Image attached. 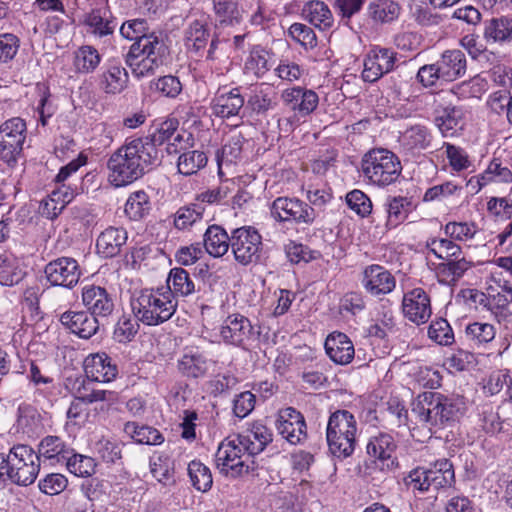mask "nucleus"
<instances>
[{
	"instance_id": "1",
	"label": "nucleus",
	"mask_w": 512,
	"mask_h": 512,
	"mask_svg": "<svg viewBox=\"0 0 512 512\" xmlns=\"http://www.w3.org/2000/svg\"><path fill=\"white\" fill-rule=\"evenodd\" d=\"M159 162L158 150L149 140L133 139L109 158V181L116 187L129 185Z\"/></svg>"
},
{
	"instance_id": "2",
	"label": "nucleus",
	"mask_w": 512,
	"mask_h": 512,
	"mask_svg": "<svg viewBox=\"0 0 512 512\" xmlns=\"http://www.w3.org/2000/svg\"><path fill=\"white\" fill-rule=\"evenodd\" d=\"M130 306L136 320L158 326L175 314L178 301L169 287L144 288L133 292Z\"/></svg>"
},
{
	"instance_id": "3",
	"label": "nucleus",
	"mask_w": 512,
	"mask_h": 512,
	"mask_svg": "<svg viewBox=\"0 0 512 512\" xmlns=\"http://www.w3.org/2000/svg\"><path fill=\"white\" fill-rule=\"evenodd\" d=\"M166 53L164 41L155 33L134 42L126 56V64L136 78L153 75L163 63Z\"/></svg>"
},
{
	"instance_id": "4",
	"label": "nucleus",
	"mask_w": 512,
	"mask_h": 512,
	"mask_svg": "<svg viewBox=\"0 0 512 512\" xmlns=\"http://www.w3.org/2000/svg\"><path fill=\"white\" fill-rule=\"evenodd\" d=\"M357 421L348 410L333 412L327 423L326 439L329 451L338 458L352 455L356 445Z\"/></svg>"
},
{
	"instance_id": "5",
	"label": "nucleus",
	"mask_w": 512,
	"mask_h": 512,
	"mask_svg": "<svg viewBox=\"0 0 512 512\" xmlns=\"http://www.w3.org/2000/svg\"><path fill=\"white\" fill-rule=\"evenodd\" d=\"M361 170L370 183L384 187L398 179L402 166L393 152L384 148H374L362 157Z\"/></svg>"
},
{
	"instance_id": "6",
	"label": "nucleus",
	"mask_w": 512,
	"mask_h": 512,
	"mask_svg": "<svg viewBox=\"0 0 512 512\" xmlns=\"http://www.w3.org/2000/svg\"><path fill=\"white\" fill-rule=\"evenodd\" d=\"M239 436H229L218 446L215 454V463L220 473L238 477L248 473L252 454L246 450V445H242Z\"/></svg>"
},
{
	"instance_id": "7",
	"label": "nucleus",
	"mask_w": 512,
	"mask_h": 512,
	"mask_svg": "<svg viewBox=\"0 0 512 512\" xmlns=\"http://www.w3.org/2000/svg\"><path fill=\"white\" fill-rule=\"evenodd\" d=\"M10 481L19 486L35 482L40 471L39 455L28 445L13 446L8 453Z\"/></svg>"
},
{
	"instance_id": "8",
	"label": "nucleus",
	"mask_w": 512,
	"mask_h": 512,
	"mask_svg": "<svg viewBox=\"0 0 512 512\" xmlns=\"http://www.w3.org/2000/svg\"><path fill=\"white\" fill-rule=\"evenodd\" d=\"M263 250L262 236L252 226L232 230L231 251L235 261L243 266L260 261Z\"/></svg>"
},
{
	"instance_id": "9",
	"label": "nucleus",
	"mask_w": 512,
	"mask_h": 512,
	"mask_svg": "<svg viewBox=\"0 0 512 512\" xmlns=\"http://www.w3.org/2000/svg\"><path fill=\"white\" fill-rule=\"evenodd\" d=\"M118 401V394L110 390H89L85 384L75 391V397L67 410V418L73 425L83 424L88 417L87 404L105 402L112 405Z\"/></svg>"
},
{
	"instance_id": "10",
	"label": "nucleus",
	"mask_w": 512,
	"mask_h": 512,
	"mask_svg": "<svg viewBox=\"0 0 512 512\" xmlns=\"http://www.w3.org/2000/svg\"><path fill=\"white\" fill-rule=\"evenodd\" d=\"M218 335L224 344L246 349L250 342L258 338L259 332H255L247 317L234 313L227 316L220 324Z\"/></svg>"
},
{
	"instance_id": "11",
	"label": "nucleus",
	"mask_w": 512,
	"mask_h": 512,
	"mask_svg": "<svg viewBox=\"0 0 512 512\" xmlns=\"http://www.w3.org/2000/svg\"><path fill=\"white\" fill-rule=\"evenodd\" d=\"M26 138V123L19 117L11 118L0 125V157L7 163L16 162L23 150Z\"/></svg>"
},
{
	"instance_id": "12",
	"label": "nucleus",
	"mask_w": 512,
	"mask_h": 512,
	"mask_svg": "<svg viewBox=\"0 0 512 512\" xmlns=\"http://www.w3.org/2000/svg\"><path fill=\"white\" fill-rule=\"evenodd\" d=\"M272 217L280 222H294L297 224H312L317 214L307 203L288 197L276 198L271 206Z\"/></svg>"
},
{
	"instance_id": "13",
	"label": "nucleus",
	"mask_w": 512,
	"mask_h": 512,
	"mask_svg": "<svg viewBox=\"0 0 512 512\" xmlns=\"http://www.w3.org/2000/svg\"><path fill=\"white\" fill-rule=\"evenodd\" d=\"M44 273L52 286L73 288L82 275L78 262L72 257H59L46 264Z\"/></svg>"
},
{
	"instance_id": "14",
	"label": "nucleus",
	"mask_w": 512,
	"mask_h": 512,
	"mask_svg": "<svg viewBox=\"0 0 512 512\" xmlns=\"http://www.w3.org/2000/svg\"><path fill=\"white\" fill-rule=\"evenodd\" d=\"M396 53L390 49L374 46L364 59L362 78L365 82L373 83L395 67Z\"/></svg>"
},
{
	"instance_id": "15",
	"label": "nucleus",
	"mask_w": 512,
	"mask_h": 512,
	"mask_svg": "<svg viewBox=\"0 0 512 512\" xmlns=\"http://www.w3.org/2000/svg\"><path fill=\"white\" fill-rule=\"evenodd\" d=\"M401 307L404 317L416 325L426 323L432 314L430 297L422 288L404 293Z\"/></svg>"
},
{
	"instance_id": "16",
	"label": "nucleus",
	"mask_w": 512,
	"mask_h": 512,
	"mask_svg": "<svg viewBox=\"0 0 512 512\" xmlns=\"http://www.w3.org/2000/svg\"><path fill=\"white\" fill-rule=\"evenodd\" d=\"M81 300L87 312L97 319L108 318L115 308L114 298L106 288L93 284L82 288Z\"/></svg>"
},
{
	"instance_id": "17",
	"label": "nucleus",
	"mask_w": 512,
	"mask_h": 512,
	"mask_svg": "<svg viewBox=\"0 0 512 512\" xmlns=\"http://www.w3.org/2000/svg\"><path fill=\"white\" fill-rule=\"evenodd\" d=\"M361 284L368 294L380 297L390 294L395 289L396 278L385 267L372 264L363 270Z\"/></svg>"
},
{
	"instance_id": "18",
	"label": "nucleus",
	"mask_w": 512,
	"mask_h": 512,
	"mask_svg": "<svg viewBox=\"0 0 512 512\" xmlns=\"http://www.w3.org/2000/svg\"><path fill=\"white\" fill-rule=\"evenodd\" d=\"M276 428L278 433L293 445L300 444L307 436L304 417L292 407L280 410Z\"/></svg>"
},
{
	"instance_id": "19",
	"label": "nucleus",
	"mask_w": 512,
	"mask_h": 512,
	"mask_svg": "<svg viewBox=\"0 0 512 512\" xmlns=\"http://www.w3.org/2000/svg\"><path fill=\"white\" fill-rule=\"evenodd\" d=\"M281 99L287 107L301 117L310 115L319 103V97L315 91L300 86L283 90Z\"/></svg>"
},
{
	"instance_id": "20",
	"label": "nucleus",
	"mask_w": 512,
	"mask_h": 512,
	"mask_svg": "<svg viewBox=\"0 0 512 512\" xmlns=\"http://www.w3.org/2000/svg\"><path fill=\"white\" fill-rule=\"evenodd\" d=\"M396 447V442L391 435L381 433L369 439L366 450L374 463L384 470L395 466L393 454Z\"/></svg>"
},
{
	"instance_id": "21",
	"label": "nucleus",
	"mask_w": 512,
	"mask_h": 512,
	"mask_svg": "<svg viewBox=\"0 0 512 512\" xmlns=\"http://www.w3.org/2000/svg\"><path fill=\"white\" fill-rule=\"evenodd\" d=\"M84 371L88 379L95 382H110L118 374L117 366L106 353L88 355L84 360Z\"/></svg>"
},
{
	"instance_id": "22",
	"label": "nucleus",
	"mask_w": 512,
	"mask_h": 512,
	"mask_svg": "<svg viewBox=\"0 0 512 512\" xmlns=\"http://www.w3.org/2000/svg\"><path fill=\"white\" fill-rule=\"evenodd\" d=\"M59 320L63 326L83 339H89L99 329V320L87 311H66Z\"/></svg>"
},
{
	"instance_id": "23",
	"label": "nucleus",
	"mask_w": 512,
	"mask_h": 512,
	"mask_svg": "<svg viewBox=\"0 0 512 512\" xmlns=\"http://www.w3.org/2000/svg\"><path fill=\"white\" fill-rule=\"evenodd\" d=\"M324 347L328 357L338 365L349 364L355 355L353 342L342 332L330 333L325 340Z\"/></svg>"
},
{
	"instance_id": "24",
	"label": "nucleus",
	"mask_w": 512,
	"mask_h": 512,
	"mask_svg": "<svg viewBox=\"0 0 512 512\" xmlns=\"http://www.w3.org/2000/svg\"><path fill=\"white\" fill-rule=\"evenodd\" d=\"M422 397V400L412 410L416 414L418 422L427 426L430 430L433 427H441V393H424Z\"/></svg>"
},
{
	"instance_id": "25",
	"label": "nucleus",
	"mask_w": 512,
	"mask_h": 512,
	"mask_svg": "<svg viewBox=\"0 0 512 512\" xmlns=\"http://www.w3.org/2000/svg\"><path fill=\"white\" fill-rule=\"evenodd\" d=\"M128 239L127 231L122 227L110 226L100 233L97 238V252L103 257L110 258L118 255Z\"/></svg>"
},
{
	"instance_id": "26",
	"label": "nucleus",
	"mask_w": 512,
	"mask_h": 512,
	"mask_svg": "<svg viewBox=\"0 0 512 512\" xmlns=\"http://www.w3.org/2000/svg\"><path fill=\"white\" fill-rule=\"evenodd\" d=\"M244 105V97L238 88L219 91L212 100L213 113L221 118H230L239 114Z\"/></svg>"
},
{
	"instance_id": "27",
	"label": "nucleus",
	"mask_w": 512,
	"mask_h": 512,
	"mask_svg": "<svg viewBox=\"0 0 512 512\" xmlns=\"http://www.w3.org/2000/svg\"><path fill=\"white\" fill-rule=\"evenodd\" d=\"M486 291V309L499 323L511 321L512 313L509 311V304L512 302V289L498 291L492 287H486Z\"/></svg>"
},
{
	"instance_id": "28",
	"label": "nucleus",
	"mask_w": 512,
	"mask_h": 512,
	"mask_svg": "<svg viewBox=\"0 0 512 512\" xmlns=\"http://www.w3.org/2000/svg\"><path fill=\"white\" fill-rule=\"evenodd\" d=\"M436 63L445 81L456 80L466 72V58L461 50L445 51Z\"/></svg>"
},
{
	"instance_id": "29",
	"label": "nucleus",
	"mask_w": 512,
	"mask_h": 512,
	"mask_svg": "<svg viewBox=\"0 0 512 512\" xmlns=\"http://www.w3.org/2000/svg\"><path fill=\"white\" fill-rule=\"evenodd\" d=\"M208 359L197 348H186L178 360V369L186 377L198 378L208 370Z\"/></svg>"
},
{
	"instance_id": "30",
	"label": "nucleus",
	"mask_w": 512,
	"mask_h": 512,
	"mask_svg": "<svg viewBox=\"0 0 512 512\" xmlns=\"http://www.w3.org/2000/svg\"><path fill=\"white\" fill-rule=\"evenodd\" d=\"M231 241L232 234L229 236L219 225L209 226L204 233V248L214 258L224 256L231 248Z\"/></svg>"
},
{
	"instance_id": "31",
	"label": "nucleus",
	"mask_w": 512,
	"mask_h": 512,
	"mask_svg": "<svg viewBox=\"0 0 512 512\" xmlns=\"http://www.w3.org/2000/svg\"><path fill=\"white\" fill-rule=\"evenodd\" d=\"M471 267L472 263L470 261L458 256L438 263L434 270L439 282L452 284L457 282Z\"/></svg>"
},
{
	"instance_id": "32",
	"label": "nucleus",
	"mask_w": 512,
	"mask_h": 512,
	"mask_svg": "<svg viewBox=\"0 0 512 512\" xmlns=\"http://www.w3.org/2000/svg\"><path fill=\"white\" fill-rule=\"evenodd\" d=\"M272 65V54L261 46H254L244 62V73L262 78Z\"/></svg>"
},
{
	"instance_id": "33",
	"label": "nucleus",
	"mask_w": 512,
	"mask_h": 512,
	"mask_svg": "<svg viewBox=\"0 0 512 512\" xmlns=\"http://www.w3.org/2000/svg\"><path fill=\"white\" fill-rule=\"evenodd\" d=\"M37 454L39 458L51 461V464H58L69 458L71 450L60 437L49 435L41 440Z\"/></svg>"
},
{
	"instance_id": "34",
	"label": "nucleus",
	"mask_w": 512,
	"mask_h": 512,
	"mask_svg": "<svg viewBox=\"0 0 512 512\" xmlns=\"http://www.w3.org/2000/svg\"><path fill=\"white\" fill-rule=\"evenodd\" d=\"M210 31L206 19H196L189 23L184 32V44L189 51L204 49L209 41Z\"/></svg>"
},
{
	"instance_id": "35",
	"label": "nucleus",
	"mask_w": 512,
	"mask_h": 512,
	"mask_svg": "<svg viewBox=\"0 0 512 512\" xmlns=\"http://www.w3.org/2000/svg\"><path fill=\"white\" fill-rule=\"evenodd\" d=\"M24 277L19 259L9 251H0V284L14 286Z\"/></svg>"
},
{
	"instance_id": "36",
	"label": "nucleus",
	"mask_w": 512,
	"mask_h": 512,
	"mask_svg": "<svg viewBox=\"0 0 512 512\" xmlns=\"http://www.w3.org/2000/svg\"><path fill=\"white\" fill-rule=\"evenodd\" d=\"M238 436L242 440V445H246V450L252 456L262 452L265 446L272 440L270 430L259 423L253 424L251 430Z\"/></svg>"
},
{
	"instance_id": "37",
	"label": "nucleus",
	"mask_w": 512,
	"mask_h": 512,
	"mask_svg": "<svg viewBox=\"0 0 512 512\" xmlns=\"http://www.w3.org/2000/svg\"><path fill=\"white\" fill-rule=\"evenodd\" d=\"M464 334L471 347L481 348L494 340L496 328L490 323L475 321L465 327Z\"/></svg>"
},
{
	"instance_id": "38",
	"label": "nucleus",
	"mask_w": 512,
	"mask_h": 512,
	"mask_svg": "<svg viewBox=\"0 0 512 512\" xmlns=\"http://www.w3.org/2000/svg\"><path fill=\"white\" fill-rule=\"evenodd\" d=\"M127 83L128 73L119 64H109L101 77V87L106 93H120L126 88Z\"/></svg>"
},
{
	"instance_id": "39",
	"label": "nucleus",
	"mask_w": 512,
	"mask_h": 512,
	"mask_svg": "<svg viewBox=\"0 0 512 512\" xmlns=\"http://www.w3.org/2000/svg\"><path fill=\"white\" fill-rule=\"evenodd\" d=\"M304 18L320 30L328 29L333 24V16L328 6L321 1H310L303 8Z\"/></svg>"
},
{
	"instance_id": "40",
	"label": "nucleus",
	"mask_w": 512,
	"mask_h": 512,
	"mask_svg": "<svg viewBox=\"0 0 512 512\" xmlns=\"http://www.w3.org/2000/svg\"><path fill=\"white\" fill-rule=\"evenodd\" d=\"M435 123L444 137L453 136L462 128V111L457 107L438 110Z\"/></svg>"
},
{
	"instance_id": "41",
	"label": "nucleus",
	"mask_w": 512,
	"mask_h": 512,
	"mask_svg": "<svg viewBox=\"0 0 512 512\" xmlns=\"http://www.w3.org/2000/svg\"><path fill=\"white\" fill-rule=\"evenodd\" d=\"M425 248L428 255L432 254L442 262L461 254V247L448 238L429 237L425 241Z\"/></svg>"
},
{
	"instance_id": "42",
	"label": "nucleus",
	"mask_w": 512,
	"mask_h": 512,
	"mask_svg": "<svg viewBox=\"0 0 512 512\" xmlns=\"http://www.w3.org/2000/svg\"><path fill=\"white\" fill-rule=\"evenodd\" d=\"M484 38L488 42H504L512 39V19L501 16L486 21Z\"/></svg>"
},
{
	"instance_id": "43",
	"label": "nucleus",
	"mask_w": 512,
	"mask_h": 512,
	"mask_svg": "<svg viewBox=\"0 0 512 512\" xmlns=\"http://www.w3.org/2000/svg\"><path fill=\"white\" fill-rule=\"evenodd\" d=\"M432 141V136L427 127L414 125L408 128L401 136L402 146L409 151L427 149Z\"/></svg>"
},
{
	"instance_id": "44",
	"label": "nucleus",
	"mask_w": 512,
	"mask_h": 512,
	"mask_svg": "<svg viewBox=\"0 0 512 512\" xmlns=\"http://www.w3.org/2000/svg\"><path fill=\"white\" fill-rule=\"evenodd\" d=\"M124 432L135 442L146 445H159L164 441L163 435L156 429L137 422H127Z\"/></svg>"
},
{
	"instance_id": "45",
	"label": "nucleus",
	"mask_w": 512,
	"mask_h": 512,
	"mask_svg": "<svg viewBox=\"0 0 512 512\" xmlns=\"http://www.w3.org/2000/svg\"><path fill=\"white\" fill-rule=\"evenodd\" d=\"M174 296L187 297L195 292V283L183 268H173L167 278V286Z\"/></svg>"
},
{
	"instance_id": "46",
	"label": "nucleus",
	"mask_w": 512,
	"mask_h": 512,
	"mask_svg": "<svg viewBox=\"0 0 512 512\" xmlns=\"http://www.w3.org/2000/svg\"><path fill=\"white\" fill-rule=\"evenodd\" d=\"M101 62V56L96 48L84 45L74 53L73 65L77 72L88 74L93 72Z\"/></svg>"
},
{
	"instance_id": "47",
	"label": "nucleus",
	"mask_w": 512,
	"mask_h": 512,
	"mask_svg": "<svg viewBox=\"0 0 512 512\" xmlns=\"http://www.w3.org/2000/svg\"><path fill=\"white\" fill-rule=\"evenodd\" d=\"M431 487L438 490L449 487L454 482L453 465L448 459L437 460L428 468Z\"/></svg>"
},
{
	"instance_id": "48",
	"label": "nucleus",
	"mask_w": 512,
	"mask_h": 512,
	"mask_svg": "<svg viewBox=\"0 0 512 512\" xmlns=\"http://www.w3.org/2000/svg\"><path fill=\"white\" fill-rule=\"evenodd\" d=\"M400 14L399 5L392 0H375L368 6L369 17L378 23L391 22Z\"/></svg>"
},
{
	"instance_id": "49",
	"label": "nucleus",
	"mask_w": 512,
	"mask_h": 512,
	"mask_svg": "<svg viewBox=\"0 0 512 512\" xmlns=\"http://www.w3.org/2000/svg\"><path fill=\"white\" fill-rule=\"evenodd\" d=\"M276 92L267 84L257 86L248 99V105L257 113H264L273 108Z\"/></svg>"
},
{
	"instance_id": "50",
	"label": "nucleus",
	"mask_w": 512,
	"mask_h": 512,
	"mask_svg": "<svg viewBox=\"0 0 512 512\" xmlns=\"http://www.w3.org/2000/svg\"><path fill=\"white\" fill-rule=\"evenodd\" d=\"M204 209L196 204L180 207L174 214V226L178 230H189L203 220Z\"/></svg>"
},
{
	"instance_id": "51",
	"label": "nucleus",
	"mask_w": 512,
	"mask_h": 512,
	"mask_svg": "<svg viewBox=\"0 0 512 512\" xmlns=\"http://www.w3.org/2000/svg\"><path fill=\"white\" fill-rule=\"evenodd\" d=\"M480 180L484 183H512V170L508 163H504L498 158L490 161L487 168L481 173Z\"/></svg>"
},
{
	"instance_id": "52",
	"label": "nucleus",
	"mask_w": 512,
	"mask_h": 512,
	"mask_svg": "<svg viewBox=\"0 0 512 512\" xmlns=\"http://www.w3.org/2000/svg\"><path fill=\"white\" fill-rule=\"evenodd\" d=\"M207 164V156L204 152L192 150L182 152L178 158L177 168L179 173L189 176L197 173Z\"/></svg>"
},
{
	"instance_id": "53",
	"label": "nucleus",
	"mask_w": 512,
	"mask_h": 512,
	"mask_svg": "<svg viewBox=\"0 0 512 512\" xmlns=\"http://www.w3.org/2000/svg\"><path fill=\"white\" fill-rule=\"evenodd\" d=\"M409 206L410 202L405 197L398 196L388 199L386 203V226L395 228L402 223L408 215Z\"/></svg>"
},
{
	"instance_id": "54",
	"label": "nucleus",
	"mask_w": 512,
	"mask_h": 512,
	"mask_svg": "<svg viewBox=\"0 0 512 512\" xmlns=\"http://www.w3.org/2000/svg\"><path fill=\"white\" fill-rule=\"evenodd\" d=\"M188 474L193 487L201 492L210 490L213 478L210 469L200 461L193 460L188 465Z\"/></svg>"
},
{
	"instance_id": "55",
	"label": "nucleus",
	"mask_w": 512,
	"mask_h": 512,
	"mask_svg": "<svg viewBox=\"0 0 512 512\" xmlns=\"http://www.w3.org/2000/svg\"><path fill=\"white\" fill-rule=\"evenodd\" d=\"M405 487L414 495L423 494L431 488L428 468L416 467L403 479Z\"/></svg>"
},
{
	"instance_id": "56",
	"label": "nucleus",
	"mask_w": 512,
	"mask_h": 512,
	"mask_svg": "<svg viewBox=\"0 0 512 512\" xmlns=\"http://www.w3.org/2000/svg\"><path fill=\"white\" fill-rule=\"evenodd\" d=\"M150 209L149 197L144 191L132 193L125 204V214L131 220L143 218Z\"/></svg>"
},
{
	"instance_id": "57",
	"label": "nucleus",
	"mask_w": 512,
	"mask_h": 512,
	"mask_svg": "<svg viewBox=\"0 0 512 512\" xmlns=\"http://www.w3.org/2000/svg\"><path fill=\"white\" fill-rule=\"evenodd\" d=\"M214 10L219 21L235 25L241 21L242 15L238 9V0H213Z\"/></svg>"
},
{
	"instance_id": "58",
	"label": "nucleus",
	"mask_w": 512,
	"mask_h": 512,
	"mask_svg": "<svg viewBox=\"0 0 512 512\" xmlns=\"http://www.w3.org/2000/svg\"><path fill=\"white\" fill-rule=\"evenodd\" d=\"M85 23L90 31L99 37L112 34L116 28L114 21L102 15L99 9L92 10L87 15Z\"/></svg>"
},
{
	"instance_id": "59",
	"label": "nucleus",
	"mask_w": 512,
	"mask_h": 512,
	"mask_svg": "<svg viewBox=\"0 0 512 512\" xmlns=\"http://www.w3.org/2000/svg\"><path fill=\"white\" fill-rule=\"evenodd\" d=\"M64 463L67 469L78 477H88L95 472L96 463L89 456L71 453Z\"/></svg>"
},
{
	"instance_id": "60",
	"label": "nucleus",
	"mask_w": 512,
	"mask_h": 512,
	"mask_svg": "<svg viewBox=\"0 0 512 512\" xmlns=\"http://www.w3.org/2000/svg\"><path fill=\"white\" fill-rule=\"evenodd\" d=\"M445 235L457 241H468L474 238L478 232V226L474 222H448L444 226Z\"/></svg>"
},
{
	"instance_id": "61",
	"label": "nucleus",
	"mask_w": 512,
	"mask_h": 512,
	"mask_svg": "<svg viewBox=\"0 0 512 512\" xmlns=\"http://www.w3.org/2000/svg\"><path fill=\"white\" fill-rule=\"evenodd\" d=\"M428 336L440 345H450L454 341V333L447 320L443 318L431 322L428 328Z\"/></svg>"
},
{
	"instance_id": "62",
	"label": "nucleus",
	"mask_w": 512,
	"mask_h": 512,
	"mask_svg": "<svg viewBox=\"0 0 512 512\" xmlns=\"http://www.w3.org/2000/svg\"><path fill=\"white\" fill-rule=\"evenodd\" d=\"M150 472L160 483L168 485L173 482L174 469L168 457L157 456L150 461Z\"/></svg>"
},
{
	"instance_id": "63",
	"label": "nucleus",
	"mask_w": 512,
	"mask_h": 512,
	"mask_svg": "<svg viewBox=\"0 0 512 512\" xmlns=\"http://www.w3.org/2000/svg\"><path fill=\"white\" fill-rule=\"evenodd\" d=\"M443 148H445L446 157L453 171L461 172L470 167L471 161L463 148L448 142L443 144Z\"/></svg>"
},
{
	"instance_id": "64",
	"label": "nucleus",
	"mask_w": 512,
	"mask_h": 512,
	"mask_svg": "<svg viewBox=\"0 0 512 512\" xmlns=\"http://www.w3.org/2000/svg\"><path fill=\"white\" fill-rule=\"evenodd\" d=\"M348 207L361 217L368 216L372 211L370 198L360 190H353L346 195Z\"/></svg>"
}]
</instances>
